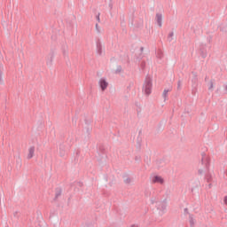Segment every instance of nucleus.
Segmentation results:
<instances>
[{
    "label": "nucleus",
    "mask_w": 227,
    "mask_h": 227,
    "mask_svg": "<svg viewBox=\"0 0 227 227\" xmlns=\"http://www.w3.org/2000/svg\"><path fill=\"white\" fill-rule=\"evenodd\" d=\"M200 56L202 58H207V50H206L205 44L200 45Z\"/></svg>",
    "instance_id": "1a4fd4ad"
},
{
    "label": "nucleus",
    "mask_w": 227,
    "mask_h": 227,
    "mask_svg": "<svg viewBox=\"0 0 227 227\" xmlns=\"http://www.w3.org/2000/svg\"><path fill=\"white\" fill-rule=\"evenodd\" d=\"M61 192H63L61 188H56V190H55V198H54L55 201L58 200V198H59V196H61Z\"/></svg>",
    "instance_id": "9b49d317"
},
{
    "label": "nucleus",
    "mask_w": 227,
    "mask_h": 227,
    "mask_svg": "<svg viewBox=\"0 0 227 227\" xmlns=\"http://www.w3.org/2000/svg\"><path fill=\"white\" fill-rule=\"evenodd\" d=\"M96 45H97V54H98V56H102L104 51H102V43H100V40L97 41Z\"/></svg>",
    "instance_id": "0eeeda50"
},
{
    "label": "nucleus",
    "mask_w": 227,
    "mask_h": 227,
    "mask_svg": "<svg viewBox=\"0 0 227 227\" xmlns=\"http://www.w3.org/2000/svg\"><path fill=\"white\" fill-rule=\"evenodd\" d=\"M151 203H152V205H153V204L157 203V201L155 200V199H151Z\"/></svg>",
    "instance_id": "393cba45"
},
{
    "label": "nucleus",
    "mask_w": 227,
    "mask_h": 227,
    "mask_svg": "<svg viewBox=\"0 0 227 227\" xmlns=\"http://www.w3.org/2000/svg\"><path fill=\"white\" fill-rule=\"evenodd\" d=\"M224 90L227 91V85L224 86Z\"/></svg>",
    "instance_id": "473e14b6"
},
{
    "label": "nucleus",
    "mask_w": 227,
    "mask_h": 227,
    "mask_svg": "<svg viewBox=\"0 0 227 227\" xmlns=\"http://www.w3.org/2000/svg\"><path fill=\"white\" fill-rule=\"evenodd\" d=\"M155 20L159 27H162V13H156Z\"/></svg>",
    "instance_id": "423d86ee"
},
{
    "label": "nucleus",
    "mask_w": 227,
    "mask_h": 227,
    "mask_svg": "<svg viewBox=\"0 0 227 227\" xmlns=\"http://www.w3.org/2000/svg\"><path fill=\"white\" fill-rule=\"evenodd\" d=\"M59 150H60V157H65V147L63 145H59Z\"/></svg>",
    "instance_id": "4468645a"
},
{
    "label": "nucleus",
    "mask_w": 227,
    "mask_h": 227,
    "mask_svg": "<svg viewBox=\"0 0 227 227\" xmlns=\"http://www.w3.org/2000/svg\"><path fill=\"white\" fill-rule=\"evenodd\" d=\"M17 166H19V168L22 167V161L20 160V159L17 160Z\"/></svg>",
    "instance_id": "412c9836"
},
{
    "label": "nucleus",
    "mask_w": 227,
    "mask_h": 227,
    "mask_svg": "<svg viewBox=\"0 0 227 227\" xmlns=\"http://www.w3.org/2000/svg\"><path fill=\"white\" fill-rule=\"evenodd\" d=\"M175 35V33L170 32L168 35V42H173V36Z\"/></svg>",
    "instance_id": "dca6fc26"
},
{
    "label": "nucleus",
    "mask_w": 227,
    "mask_h": 227,
    "mask_svg": "<svg viewBox=\"0 0 227 227\" xmlns=\"http://www.w3.org/2000/svg\"><path fill=\"white\" fill-rule=\"evenodd\" d=\"M140 67H141L142 70H145V67H146V62L142 61L140 64Z\"/></svg>",
    "instance_id": "6ab92c4d"
},
{
    "label": "nucleus",
    "mask_w": 227,
    "mask_h": 227,
    "mask_svg": "<svg viewBox=\"0 0 227 227\" xmlns=\"http://www.w3.org/2000/svg\"><path fill=\"white\" fill-rule=\"evenodd\" d=\"M193 77L192 79V95H196V93L198 92V74H196V73L192 72V73Z\"/></svg>",
    "instance_id": "f03ea898"
},
{
    "label": "nucleus",
    "mask_w": 227,
    "mask_h": 227,
    "mask_svg": "<svg viewBox=\"0 0 227 227\" xmlns=\"http://www.w3.org/2000/svg\"><path fill=\"white\" fill-rule=\"evenodd\" d=\"M153 184H164V179L159 176H155L153 179Z\"/></svg>",
    "instance_id": "9d476101"
},
{
    "label": "nucleus",
    "mask_w": 227,
    "mask_h": 227,
    "mask_svg": "<svg viewBox=\"0 0 227 227\" xmlns=\"http://www.w3.org/2000/svg\"><path fill=\"white\" fill-rule=\"evenodd\" d=\"M96 19H97L98 22H100V12H98L97 14Z\"/></svg>",
    "instance_id": "b1692460"
},
{
    "label": "nucleus",
    "mask_w": 227,
    "mask_h": 227,
    "mask_svg": "<svg viewBox=\"0 0 227 227\" xmlns=\"http://www.w3.org/2000/svg\"><path fill=\"white\" fill-rule=\"evenodd\" d=\"M158 162H162V160H158Z\"/></svg>",
    "instance_id": "c9c22d12"
},
{
    "label": "nucleus",
    "mask_w": 227,
    "mask_h": 227,
    "mask_svg": "<svg viewBox=\"0 0 227 227\" xmlns=\"http://www.w3.org/2000/svg\"><path fill=\"white\" fill-rule=\"evenodd\" d=\"M224 203H225V205H227V196L224 197Z\"/></svg>",
    "instance_id": "c756f323"
},
{
    "label": "nucleus",
    "mask_w": 227,
    "mask_h": 227,
    "mask_svg": "<svg viewBox=\"0 0 227 227\" xmlns=\"http://www.w3.org/2000/svg\"><path fill=\"white\" fill-rule=\"evenodd\" d=\"M121 70H122L121 66H117V68L115 70V74H121Z\"/></svg>",
    "instance_id": "f3484780"
},
{
    "label": "nucleus",
    "mask_w": 227,
    "mask_h": 227,
    "mask_svg": "<svg viewBox=\"0 0 227 227\" xmlns=\"http://www.w3.org/2000/svg\"><path fill=\"white\" fill-rule=\"evenodd\" d=\"M3 65H0V83L3 84Z\"/></svg>",
    "instance_id": "2eb2a0df"
},
{
    "label": "nucleus",
    "mask_w": 227,
    "mask_h": 227,
    "mask_svg": "<svg viewBox=\"0 0 227 227\" xmlns=\"http://www.w3.org/2000/svg\"><path fill=\"white\" fill-rule=\"evenodd\" d=\"M98 84L102 91H106V90H107V87L109 86V83L107 82V81H106V78H101L98 82Z\"/></svg>",
    "instance_id": "20e7f679"
},
{
    "label": "nucleus",
    "mask_w": 227,
    "mask_h": 227,
    "mask_svg": "<svg viewBox=\"0 0 227 227\" xmlns=\"http://www.w3.org/2000/svg\"><path fill=\"white\" fill-rule=\"evenodd\" d=\"M157 203V210H160V215H163L165 210H166V203L162 201L156 202Z\"/></svg>",
    "instance_id": "7ed1b4c3"
},
{
    "label": "nucleus",
    "mask_w": 227,
    "mask_h": 227,
    "mask_svg": "<svg viewBox=\"0 0 227 227\" xmlns=\"http://www.w3.org/2000/svg\"><path fill=\"white\" fill-rule=\"evenodd\" d=\"M213 88H214V82L210 81V82H209L208 90H213Z\"/></svg>",
    "instance_id": "aec40b11"
},
{
    "label": "nucleus",
    "mask_w": 227,
    "mask_h": 227,
    "mask_svg": "<svg viewBox=\"0 0 227 227\" xmlns=\"http://www.w3.org/2000/svg\"><path fill=\"white\" fill-rule=\"evenodd\" d=\"M125 184H130V182H132V180L130 179V177H127L125 180H124Z\"/></svg>",
    "instance_id": "5701e85b"
},
{
    "label": "nucleus",
    "mask_w": 227,
    "mask_h": 227,
    "mask_svg": "<svg viewBox=\"0 0 227 227\" xmlns=\"http://www.w3.org/2000/svg\"><path fill=\"white\" fill-rule=\"evenodd\" d=\"M184 214H189V209H188L187 207H185V208L184 209Z\"/></svg>",
    "instance_id": "cd10ccee"
},
{
    "label": "nucleus",
    "mask_w": 227,
    "mask_h": 227,
    "mask_svg": "<svg viewBox=\"0 0 227 227\" xmlns=\"http://www.w3.org/2000/svg\"><path fill=\"white\" fill-rule=\"evenodd\" d=\"M207 77L206 76L205 81H207Z\"/></svg>",
    "instance_id": "f704fd0d"
},
{
    "label": "nucleus",
    "mask_w": 227,
    "mask_h": 227,
    "mask_svg": "<svg viewBox=\"0 0 227 227\" xmlns=\"http://www.w3.org/2000/svg\"><path fill=\"white\" fill-rule=\"evenodd\" d=\"M153 88V80L152 79V77L147 75L144 82L142 91L145 93V95H147L148 97V95L152 94Z\"/></svg>",
    "instance_id": "f257e3e1"
},
{
    "label": "nucleus",
    "mask_w": 227,
    "mask_h": 227,
    "mask_svg": "<svg viewBox=\"0 0 227 227\" xmlns=\"http://www.w3.org/2000/svg\"><path fill=\"white\" fill-rule=\"evenodd\" d=\"M206 180H207V183H210L212 181V176L207 175L206 176Z\"/></svg>",
    "instance_id": "a211bd4d"
},
{
    "label": "nucleus",
    "mask_w": 227,
    "mask_h": 227,
    "mask_svg": "<svg viewBox=\"0 0 227 227\" xmlns=\"http://www.w3.org/2000/svg\"><path fill=\"white\" fill-rule=\"evenodd\" d=\"M162 53H161V51H160V52H158V58H160V59H162Z\"/></svg>",
    "instance_id": "a878e982"
},
{
    "label": "nucleus",
    "mask_w": 227,
    "mask_h": 227,
    "mask_svg": "<svg viewBox=\"0 0 227 227\" xmlns=\"http://www.w3.org/2000/svg\"><path fill=\"white\" fill-rule=\"evenodd\" d=\"M140 51H141V52H143V51H145V48H144V47H141V48H140Z\"/></svg>",
    "instance_id": "7c9ffc66"
},
{
    "label": "nucleus",
    "mask_w": 227,
    "mask_h": 227,
    "mask_svg": "<svg viewBox=\"0 0 227 227\" xmlns=\"http://www.w3.org/2000/svg\"><path fill=\"white\" fill-rule=\"evenodd\" d=\"M63 52H64V56H67V51H64Z\"/></svg>",
    "instance_id": "2f4dec72"
},
{
    "label": "nucleus",
    "mask_w": 227,
    "mask_h": 227,
    "mask_svg": "<svg viewBox=\"0 0 227 227\" xmlns=\"http://www.w3.org/2000/svg\"><path fill=\"white\" fill-rule=\"evenodd\" d=\"M208 187H209V189H210V187H212V184H208Z\"/></svg>",
    "instance_id": "72a5a7b5"
},
{
    "label": "nucleus",
    "mask_w": 227,
    "mask_h": 227,
    "mask_svg": "<svg viewBox=\"0 0 227 227\" xmlns=\"http://www.w3.org/2000/svg\"><path fill=\"white\" fill-rule=\"evenodd\" d=\"M33 157H35V146L29 147L27 159L30 160L33 159Z\"/></svg>",
    "instance_id": "6e6552de"
},
{
    "label": "nucleus",
    "mask_w": 227,
    "mask_h": 227,
    "mask_svg": "<svg viewBox=\"0 0 227 227\" xmlns=\"http://www.w3.org/2000/svg\"><path fill=\"white\" fill-rule=\"evenodd\" d=\"M168 91H171V89H165V90H163L162 97H163V98H164L165 101H166V99L168 98Z\"/></svg>",
    "instance_id": "f8f14e48"
},
{
    "label": "nucleus",
    "mask_w": 227,
    "mask_h": 227,
    "mask_svg": "<svg viewBox=\"0 0 227 227\" xmlns=\"http://www.w3.org/2000/svg\"><path fill=\"white\" fill-rule=\"evenodd\" d=\"M54 59V51H51L48 54L46 64L48 67H52V61Z\"/></svg>",
    "instance_id": "39448f33"
},
{
    "label": "nucleus",
    "mask_w": 227,
    "mask_h": 227,
    "mask_svg": "<svg viewBox=\"0 0 227 227\" xmlns=\"http://www.w3.org/2000/svg\"><path fill=\"white\" fill-rule=\"evenodd\" d=\"M189 223H190L191 227L194 226L195 222H194V218L192 217V215H190V216H189Z\"/></svg>",
    "instance_id": "ddd939ff"
},
{
    "label": "nucleus",
    "mask_w": 227,
    "mask_h": 227,
    "mask_svg": "<svg viewBox=\"0 0 227 227\" xmlns=\"http://www.w3.org/2000/svg\"><path fill=\"white\" fill-rule=\"evenodd\" d=\"M96 29H97L98 33H100V30H98V24H96Z\"/></svg>",
    "instance_id": "c85d7f7f"
},
{
    "label": "nucleus",
    "mask_w": 227,
    "mask_h": 227,
    "mask_svg": "<svg viewBox=\"0 0 227 227\" xmlns=\"http://www.w3.org/2000/svg\"><path fill=\"white\" fill-rule=\"evenodd\" d=\"M198 173H199V175H203V169H201V168L199 169V170H198Z\"/></svg>",
    "instance_id": "bb28decb"
},
{
    "label": "nucleus",
    "mask_w": 227,
    "mask_h": 227,
    "mask_svg": "<svg viewBox=\"0 0 227 227\" xmlns=\"http://www.w3.org/2000/svg\"><path fill=\"white\" fill-rule=\"evenodd\" d=\"M181 86H182V81L179 80L177 82V90H181L182 89Z\"/></svg>",
    "instance_id": "4be33fe9"
}]
</instances>
